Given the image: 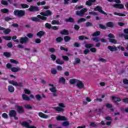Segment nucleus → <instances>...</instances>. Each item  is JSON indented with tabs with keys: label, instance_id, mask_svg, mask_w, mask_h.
<instances>
[{
	"label": "nucleus",
	"instance_id": "nucleus-1",
	"mask_svg": "<svg viewBox=\"0 0 128 128\" xmlns=\"http://www.w3.org/2000/svg\"><path fill=\"white\" fill-rule=\"evenodd\" d=\"M52 13L50 10H46L45 12H42L40 14V15H38L37 17H33L31 18L33 22H39L40 20H46V16H52Z\"/></svg>",
	"mask_w": 128,
	"mask_h": 128
},
{
	"label": "nucleus",
	"instance_id": "nucleus-2",
	"mask_svg": "<svg viewBox=\"0 0 128 128\" xmlns=\"http://www.w3.org/2000/svg\"><path fill=\"white\" fill-rule=\"evenodd\" d=\"M25 12L22 10H15L14 11V16H24Z\"/></svg>",
	"mask_w": 128,
	"mask_h": 128
},
{
	"label": "nucleus",
	"instance_id": "nucleus-3",
	"mask_svg": "<svg viewBox=\"0 0 128 128\" xmlns=\"http://www.w3.org/2000/svg\"><path fill=\"white\" fill-rule=\"evenodd\" d=\"M8 82L10 84H12V86H22V82H18L14 80H10Z\"/></svg>",
	"mask_w": 128,
	"mask_h": 128
},
{
	"label": "nucleus",
	"instance_id": "nucleus-4",
	"mask_svg": "<svg viewBox=\"0 0 128 128\" xmlns=\"http://www.w3.org/2000/svg\"><path fill=\"white\" fill-rule=\"evenodd\" d=\"M88 12V9L86 8H83L80 11H76V14L77 16H82L84 14V12Z\"/></svg>",
	"mask_w": 128,
	"mask_h": 128
},
{
	"label": "nucleus",
	"instance_id": "nucleus-5",
	"mask_svg": "<svg viewBox=\"0 0 128 128\" xmlns=\"http://www.w3.org/2000/svg\"><path fill=\"white\" fill-rule=\"evenodd\" d=\"M20 44H28V37H22L20 40Z\"/></svg>",
	"mask_w": 128,
	"mask_h": 128
},
{
	"label": "nucleus",
	"instance_id": "nucleus-6",
	"mask_svg": "<svg viewBox=\"0 0 128 128\" xmlns=\"http://www.w3.org/2000/svg\"><path fill=\"white\" fill-rule=\"evenodd\" d=\"M28 10L30 12H38L40 10L38 9V7L34 6H30V8H28Z\"/></svg>",
	"mask_w": 128,
	"mask_h": 128
},
{
	"label": "nucleus",
	"instance_id": "nucleus-7",
	"mask_svg": "<svg viewBox=\"0 0 128 128\" xmlns=\"http://www.w3.org/2000/svg\"><path fill=\"white\" fill-rule=\"evenodd\" d=\"M76 84V86L80 89L84 88V83H82V82L80 80H78L77 81V83Z\"/></svg>",
	"mask_w": 128,
	"mask_h": 128
},
{
	"label": "nucleus",
	"instance_id": "nucleus-8",
	"mask_svg": "<svg viewBox=\"0 0 128 128\" xmlns=\"http://www.w3.org/2000/svg\"><path fill=\"white\" fill-rule=\"evenodd\" d=\"M94 10H98L99 12H100L101 14H106V13L104 12V10H102V7L100 6H97L96 8H94Z\"/></svg>",
	"mask_w": 128,
	"mask_h": 128
},
{
	"label": "nucleus",
	"instance_id": "nucleus-9",
	"mask_svg": "<svg viewBox=\"0 0 128 128\" xmlns=\"http://www.w3.org/2000/svg\"><path fill=\"white\" fill-rule=\"evenodd\" d=\"M48 86H51L50 88V92H56V86H54L53 84H48Z\"/></svg>",
	"mask_w": 128,
	"mask_h": 128
},
{
	"label": "nucleus",
	"instance_id": "nucleus-10",
	"mask_svg": "<svg viewBox=\"0 0 128 128\" xmlns=\"http://www.w3.org/2000/svg\"><path fill=\"white\" fill-rule=\"evenodd\" d=\"M30 124H32V120H29L28 122H22L21 123V124L22 126H24L25 128H28V127L30 126Z\"/></svg>",
	"mask_w": 128,
	"mask_h": 128
},
{
	"label": "nucleus",
	"instance_id": "nucleus-11",
	"mask_svg": "<svg viewBox=\"0 0 128 128\" xmlns=\"http://www.w3.org/2000/svg\"><path fill=\"white\" fill-rule=\"evenodd\" d=\"M56 120H62L63 122L68 120V118H66V116H58L57 117H56Z\"/></svg>",
	"mask_w": 128,
	"mask_h": 128
},
{
	"label": "nucleus",
	"instance_id": "nucleus-12",
	"mask_svg": "<svg viewBox=\"0 0 128 128\" xmlns=\"http://www.w3.org/2000/svg\"><path fill=\"white\" fill-rule=\"evenodd\" d=\"M11 70L12 72H18L20 70V68L19 66L18 67H13L11 68Z\"/></svg>",
	"mask_w": 128,
	"mask_h": 128
},
{
	"label": "nucleus",
	"instance_id": "nucleus-13",
	"mask_svg": "<svg viewBox=\"0 0 128 128\" xmlns=\"http://www.w3.org/2000/svg\"><path fill=\"white\" fill-rule=\"evenodd\" d=\"M39 116H40V118H48V116L42 112H40L38 114Z\"/></svg>",
	"mask_w": 128,
	"mask_h": 128
},
{
	"label": "nucleus",
	"instance_id": "nucleus-14",
	"mask_svg": "<svg viewBox=\"0 0 128 128\" xmlns=\"http://www.w3.org/2000/svg\"><path fill=\"white\" fill-rule=\"evenodd\" d=\"M113 6L116 8H124L122 4H115L113 5Z\"/></svg>",
	"mask_w": 128,
	"mask_h": 128
},
{
	"label": "nucleus",
	"instance_id": "nucleus-15",
	"mask_svg": "<svg viewBox=\"0 0 128 128\" xmlns=\"http://www.w3.org/2000/svg\"><path fill=\"white\" fill-rule=\"evenodd\" d=\"M22 98L24 100H26L27 102H30V98L26 95V94H23L22 95Z\"/></svg>",
	"mask_w": 128,
	"mask_h": 128
},
{
	"label": "nucleus",
	"instance_id": "nucleus-16",
	"mask_svg": "<svg viewBox=\"0 0 128 128\" xmlns=\"http://www.w3.org/2000/svg\"><path fill=\"white\" fill-rule=\"evenodd\" d=\"M9 115L10 116H16V112L14 110H12L10 112Z\"/></svg>",
	"mask_w": 128,
	"mask_h": 128
},
{
	"label": "nucleus",
	"instance_id": "nucleus-17",
	"mask_svg": "<svg viewBox=\"0 0 128 128\" xmlns=\"http://www.w3.org/2000/svg\"><path fill=\"white\" fill-rule=\"evenodd\" d=\"M86 101H83V104L84 106H86V104H88V102H92V99L88 97H86Z\"/></svg>",
	"mask_w": 128,
	"mask_h": 128
},
{
	"label": "nucleus",
	"instance_id": "nucleus-18",
	"mask_svg": "<svg viewBox=\"0 0 128 128\" xmlns=\"http://www.w3.org/2000/svg\"><path fill=\"white\" fill-rule=\"evenodd\" d=\"M108 48L110 52H116L118 50V48L116 46H108Z\"/></svg>",
	"mask_w": 128,
	"mask_h": 128
},
{
	"label": "nucleus",
	"instance_id": "nucleus-19",
	"mask_svg": "<svg viewBox=\"0 0 128 128\" xmlns=\"http://www.w3.org/2000/svg\"><path fill=\"white\" fill-rule=\"evenodd\" d=\"M80 58H74V66L78 64H80Z\"/></svg>",
	"mask_w": 128,
	"mask_h": 128
},
{
	"label": "nucleus",
	"instance_id": "nucleus-20",
	"mask_svg": "<svg viewBox=\"0 0 128 128\" xmlns=\"http://www.w3.org/2000/svg\"><path fill=\"white\" fill-rule=\"evenodd\" d=\"M17 110L18 112L22 113L24 112V108L22 106H18L17 107Z\"/></svg>",
	"mask_w": 128,
	"mask_h": 128
},
{
	"label": "nucleus",
	"instance_id": "nucleus-21",
	"mask_svg": "<svg viewBox=\"0 0 128 128\" xmlns=\"http://www.w3.org/2000/svg\"><path fill=\"white\" fill-rule=\"evenodd\" d=\"M96 2V0H88L86 2V6H92V2Z\"/></svg>",
	"mask_w": 128,
	"mask_h": 128
},
{
	"label": "nucleus",
	"instance_id": "nucleus-22",
	"mask_svg": "<svg viewBox=\"0 0 128 128\" xmlns=\"http://www.w3.org/2000/svg\"><path fill=\"white\" fill-rule=\"evenodd\" d=\"M44 31H40L37 33V36L40 38L44 36Z\"/></svg>",
	"mask_w": 128,
	"mask_h": 128
},
{
	"label": "nucleus",
	"instance_id": "nucleus-23",
	"mask_svg": "<svg viewBox=\"0 0 128 128\" xmlns=\"http://www.w3.org/2000/svg\"><path fill=\"white\" fill-rule=\"evenodd\" d=\"M112 100H114L116 102H120V100H122L120 98H116L114 96H112Z\"/></svg>",
	"mask_w": 128,
	"mask_h": 128
},
{
	"label": "nucleus",
	"instance_id": "nucleus-24",
	"mask_svg": "<svg viewBox=\"0 0 128 128\" xmlns=\"http://www.w3.org/2000/svg\"><path fill=\"white\" fill-rule=\"evenodd\" d=\"M62 126H70V122L68 120H65V122H62Z\"/></svg>",
	"mask_w": 128,
	"mask_h": 128
},
{
	"label": "nucleus",
	"instance_id": "nucleus-25",
	"mask_svg": "<svg viewBox=\"0 0 128 128\" xmlns=\"http://www.w3.org/2000/svg\"><path fill=\"white\" fill-rule=\"evenodd\" d=\"M8 90L10 92H14V88L12 86H9L8 87Z\"/></svg>",
	"mask_w": 128,
	"mask_h": 128
},
{
	"label": "nucleus",
	"instance_id": "nucleus-26",
	"mask_svg": "<svg viewBox=\"0 0 128 128\" xmlns=\"http://www.w3.org/2000/svg\"><path fill=\"white\" fill-rule=\"evenodd\" d=\"M78 80L76 79H71L70 80V84H76L78 82Z\"/></svg>",
	"mask_w": 128,
	"mask_h": 128
},
{
	"label": "nucleus",
	"instance_id": "nucleus-27",
	"mask_svg": "<svg viewBox=\"0 0 128 128\" xmlns=\"http://www.w3.org/2000/svg\"><path fill=\"white\" fill-rule=\"evenodd\" d=\"M65 22H74V18L70 17L66 19Z\"/></svg>",
	"mask_w": 128,
	"mask_h": 128
},
{
	"label": "nucleus",
	"instance_id": "nucleus-28",
	"mask_svg": "<svg viewBox=\"0 0 128 128\" xmlns=\"http://www.w3.org/2000/svg\"><path fill=\"white\" fill-rule=\"evenodd\" d=\"M54 110H56V112H64V108L60 107H55Z\"/></svg>",
	"mask_w": 128,
	"mask_h": 128
},
{
	"label": "nucleus",
	"instance_id": "nucleus-29",
	"mask_svg": "<svg viewBox=\"0 0 128 128\" xmlns=\"http://www.w3.org/2000/svg\"><path fill=\"white\" fill-rule=\"evenodd\" d=\"M56 64H64V61L60 59H57L56 60Z\"/></svg>",
	"mask_w": 128,
	"mask_h": 128
},
{
	"label": "nucleus",
	"instance_id": "nucleus-30",
	"mask_svg": "<svg viewBox=\"0 0 128 128\" xmlns=\"http://www.w3.org/2000/svg\"><path fill=\"white\" fill-rule=\"evenodd\" d=\"M11 30L10 28H7L6 30L4 29V32L5 34H8L10 32Z\"/></svg>",
	"mask_w": 128,
	"mask_h": 128
},
{
	"label": "nucleus",
	"instance_id": "nucleus-31",
	"mask_svg": "<svg viewBox=\"0 0 128 128\" xmlns=\"http://www.w3.org/2000/svg\"><path fill=\"white\" fill-rule=\"evenodd\" d=\"M52 24H60V21L57 20H54L52 22Z\"/></svg>",
	"mask_w": 128,
	"mask_h": 128
},
{
	"label": "nucleus",
	"instance_id": "nucleus-32",
	"mask_svg": "<svg viewBox=\"0 0 128 128\" xmlns=\"http://www.w3.org/2000/svg\"><path fill=\"white\" fill-rule=\"evenodd\" d=\"M60 34H65L67 36L68 34V30H64L60 32Z\"/></svg>",
	"mask_w": 128,
	"mask_h": 128
},
{
	"label": "nucleus",
	"instance_id": "nucleus-33",
	"mask_svg": "<svg viewBox=\"0 0 128 128\" xmlns=\"http://www.w3.org/2000/svg\"><path fill=\"white\" fill-rule=\"evenodd\" d=\"M2 38H4V40H12V36H2Z\"/></svg>",
	"mask_w": 128,
	"mask_h": 128
},
{
	"label": "nucleus",
	"instance_id": "nucleus-34",
	"mask_svg": "<svg viewBox=\"0 0 128 128\" xmlns=\"http://www.w3.org/2000/svg\"><path fill=\"white\" fill-rule=\"evenodd\" d=\"M60 82L62 84H64L66 82V79L64 77H61L60 78Z\"/></svg>",
	"mask_w": 128,
	"mask_h": 128
},
{
	"label": "nucleus",
	"instance_id": "nucleus-35",
	"mask_svg": "<svg viewBox=\"0 0 128 128\" xmlns=\"http://www.w3.org/2000/svg\"><path fill=\"white\" fill-rule=\"evenodd\" d=\"M90 126H92V128H98V125L96 124V123L94 122H92L90 124Z\"/></svg>",
	"mask_w": 128,
	"mask_h": 128
},
{
	"label": "nucleus",
	"instance_id": "nucleus-36",
	"mask_svg": "<svg viewBox=\"0 0 128 128\" xmlns=\"http://www.w3.org/2000/svg\"><path fill=\"white\" fill-rule=\"evenodd\" d=\"M94 46V44H86L85 45V48H92Z\"/></svg>",
	"mask_w": 128,
	"mask_h": 128
},
{
	"label": "nucleus",
	"instance_id": "nucleus-37",
	"mask_svg": "<svg viewBox=\"0 0 128 128\" xmlns=\"http://www.w3.org/2000/svg\"><path fill=\"white\" fill-rule=\"evenodd\" d=\"M100 31H96L95 32H94L92 36H100Z\"/></svg>",
	"mask_w": 128,
	"mask_h": 128
},
{
	"label": "nucleus",
	"instance_id": "nucleus-38",
	"mask_svg": "<svg viewBox=\"0 0 128 128\" xmlns=\"http://www.w3.org/2000/svg\"><path fill=\"white\" fill-rule=\"evenodd\" d=\"M64 40L66 42H70V37L68 36H66L64 38Z\"/></svg>",
	"mask_w": 128,
	"mask_h": 128
},
{
	"label": "nucleus",
	"instance_id": "nucleus-39",
	"mask_svg": "<svg viewBox=\"0 0 128 128\" xmlns=\"http://www.w3.org/2000/svg\"><path fill=\"white\" fill-rule=\"evenodd\" d=\"M44 4H46V2L44 1H42V2H37L38 6H44Z\"/></svg>",
	"mask_w": 128,
	"mask_h": 128
},
{
	"label": "nucleus",
	"instance_id": "nucleus-40",
	"mask_svg": "<svg viewBox=\"0 0 128 128\" xmlns=\"http://www.w3.org/2000/svg\"><path fill=\"white\" fill-rule=\"evenodd\" d=\"M4 56L6 58H10V54L8 52H5L4 53Z\"/></svg>",
	"mask_w": 128,
	"mask_h": 128
},
{
	"label": "nucleus",
	"instance_id": "nucleus-41",
	"mask_svg": "<svg viewBox=\"0 0 128 128\" xmlns=\"http://www.w3.org/2000/svg\"><path fill=\"white\" fill-rule=\"evenodd\" d=\"M2 12H3L4 14H8V10L7 8H4L0 10Z\"/></svg>",
	"mask_w": 128,
	"mask_h": 128
},
{
	"label": "nucleus",
	"instance_id": "nucleus-42",
	"mask_svg": "<svg viewBox=\"0 0 128 128\" xmlns=\"http://www.w3.org/2000/svg\"><path fill=\"white\" fill-rule=\"evenodd\" d=\"M10 62H11L12 64H18V62L14 59L10 60Z\"/></svg>",
	"mask_w": 128,
	"mask_h": 128
},
{
	"label": "nucleus",
	"instance_id": "nucleus-43",
	"mask_svg": "<svg viewBox=\"0 0 128 128\" xmlns=\"http://www.w3.org/2000/svg\"><path fill=\"white\" fill-rule=\"evenodd\" d=\"M107 26H108L109 28H112L114 26V23L112 22H109L106 24Z\"/></svg>",
	"mask_w": 128,
	"mask_h": 128
},
{
	"label": "nucleus",
	"instance_id": "nucleus-44",
	"mask_svg": "<svg viewBox=\"0 0 128 128\" xmlns=\"http://www.w3.org/2000/svg\"><path fill=\"white\" fill-rule=\"evenodd\" d=\"M79 40H88V37L82 36H80L78 37Z\"/></svg>",
	"mask_w": 128,
	"mask_h": 128
},
{
	"label": "nucleus",
	"instance_id": "nucleus-45",
	"mask_svg": "<svg viewBox=\"0 0 128 128\" xmlns=\"http://www.w3.org/2000/svg\"><path fill=\"white\" fill-rule=\"evenodd\" d=\"M24 108H27V110H32V106L28 104H26L24 105Z\"/></svg>",
	"mask_w": 128,
	"mask_h": 128
},
{
	"label": "nucleus",
	"instance_id": "nucleus-46",
	"mask_svg": "<svg viewBox=\"0 0 128 128\" xmlns=\"http://www.w3.org/2000/svg\"><path fill=\"white\" fill-rule=\"evenodd\" d=\"M110 42H112V44H116V40L112 38H109Z\"/></svg>",
	"mask_w": 128,
	"mask_h": 128
},
{
	"label": "nucleus",
	"instance_id": "nucleus-47",
	"mask_svg": "<svg viewBox=\"0 0 128 128\" xmlns=\"http://www.w3.org/2000/svg\"><path fill=\"white\" fill-rule=\"evenodd\" d=\"M36 98L37 100H42V96L40 94H36Z\"/></svg>",
	"mask_w": 128,
	"mask_h": 128
},
{
	"label": "nucleus",
	"instance_id": "nucleus-48",
	"mask_svg": "<svg viewBox=\"0 0 128 128\" xmlns=\"http://www.w3.org/2000/svg\"><path fill=\"white\" fill-rule=\"evenodd\" d=\"M64 39L62 37H58L56 38V41L57 42H60L62 41Z\"/></svg>",
	"mask_w": 128,
	"mask_h": 128
},
{
	"label": "nucleus",
	"instance_id": "nucleus-49",
	"mask_svg": "<svg viewBox=\"0 0 128 128\" xmlns=\"http://www.w3.org/2000/svg\"><path fill=\"white\" fill-rule=\"evenodd\" d=\"M51 72L52 74H56L58 72L56 71V70L54 68H52Z\"/></svg>",
	"mask_w": 128,
	"mask_h": 128
},
{
	"label": "nucleus",
	"instance_id": "nucleus-50",
	"mask_svg": "<svg viewBox=\"0 0 128 128\" xmlns=\"http://www.w3.org/2000/svg\"><path fill=\"white\" fill-rule=\"evenodd\" d=\"M24 92L26 94H30L32 92L30 90H28V89L24 90Z\"/></svg>",
	"mask_w": 128,
	"mask_h": 128
},
{
	"label": "nucleus",
	"instance_id": "nucleus-51",
	"mask_svg": "<svg viewBox=\"0 0 128 128\" xmlns=\"http://www.w3.org/2000/svg\"><path fill=\"white\" fill-rule=\"evenodd\" d=\"M20 6L22 8H28V5L26 4H22Z\"/></svg>",
	"mask_w": 128,
	"mask_h": 128
},
{
	"label": "nucleus",
	"instance_id": "nucleus-52",
	"mask_svg": "<svg viewBox=\"0 0 128 128\" xmlns=\"http://www.w3.org/2000/svg\"><path fill=\"white\" fill-rule=\"evenodd\" d=\"M86 22V19L84 18H81L79 20H78V24H80V22Z\"/></svg>",
	"mask_w": 128,
	"mask_h": 128
},
{
	"label": "nucleus",
	"instance_id": "nucleus-53",
	"mask_svg": "<svg viewBox=\"0 0 128 128\" xmlns=\"http://www.w3.org/2000/svg\"><path fill=\"white\" fill-rule=\"evenodd\" d=\"M106 106L108 108H112V104H106Z\"/></svg>",
	"mask_w": 128,
	"mask_h": 128
},
{
	"label": "nucleus",
	"instance_id": "nucleus-54",
	"mask_svg": "<svg viewBox=\"0 0 128 128\" xmlns=\"http://www.w3.org/2000/svg\"><path fill=\"white\" fill-rule=\"evenodd\" d=\"M2 117L4 118H8V114H6V113H4L2 114Z\"/></svg>",
	"mask_w": 128,
	"mask_h": 128
},
{
	"label": "nucleus",
	"instance_id": "nucleus-55",
	"mask_svg": "<svg viewBox=\"0 0 128 128\" xmlns=\"http://www.w3.org/2000/svg\"><path fill=\"white\" fill-rule=\"evenodd\" d=\"M62 58L63 60H66V62H68V60H69V58L68 56H62Z\"/></svg>",
	"mask_w": 128,
	"mask_h": 128
},
{
	"label": "nucleus",
	"instance_id": "nucleus-56",
	"mask_svg": "<svg viewBox=\"0 0 128 128\" xmlns=\"http://www.w3.org/2000/svg\"><path fill=\"white\" fill-rule=\"evenodd\" d=\"M45 26L47 28H52V25L48 23H46Z\"/></svg>",
	"mask_w": 128,
	"mask_h": 128
},
{
	"label": "nucleus",
	"instance_id": "nucleus-57",
	"mask_svg": "<svg viewBox=\"0 0 128 128\" xmlns=\"http://www.w3.org/2000/svg\"><path fill=\"white\" fill-rule=\"evenodd\" d=\"M89 14H92V16H98V13L94 12H89Z\"/></svg>",
	"mask_w": 128,
	"mask_h": 128
},
{
	"label": "nucleus",
	"instance_id": "nucleus-58",
	"mask_svg": "<svg viewBox=\"0 0 128 128\" xmlns=\"http://www.w3.org/2000/svg\"><path fill=\"white\" fill-rule=\"evenodd\" d=\"M50 58L52 60H55L56 59V56L54 54L50 55Z\"/></svg>",
	"mask_w": 128,
	"mask_h": 128
},
{
	"label": "nucleus",
	"instance_id": "nucleus-59",
	"mask_svg": "<svg viewBox=\"0 0 128 128\" xmlns=\"http://www.w3.org/2000/svg\"><path fill=\"white\" fill-rule=\"evenodd\" d=\"M12 20V18H10V17H6L4 18V20L6 22H8L10 20Z\"/></svg>",
	"mask_w": 128,
	"mask_h": 128
},
{
	"label": "nucleus",
	"instance_id": "nucleus-60",
	"mask_svg": "<svg viewBox=\"0 0 128 128\" xmlns=\"http://www.w3.org/2000/svg\"><path fill=\"white\" fill-rule=\"evenodd\" d=\"M35 42L36 44H40L42 42V40L40 38H36L35 40Z\"/></svg>",
	"mask_w": 128,
	"mask_h": 128
},
{
	"label": "nucleus",
	"instance_id": "nucleus-61",
	"mask_svg": "<svg viewBox=\"0 0 128 128\" xmlns=\"http://www.w3.org/2000/svg\"><path fill=\"white\" fill-rule=\"evenodd\" d=\"M90 50L92 52H96V48H92L90 49Z\"/></svg>",
	"mask_w": 128,
	"mask_h": 128
},
{
	"label": "nucleus",
	"instance_id": "nucleus-62",
	"mask_svg": "<svg viewBox=\"0 0 128 128\" xmlns=\"http://www.w3.org/2000/svg\"><path fill=\"white\" fill-rule=\"evenodd\" d=\"M1 4H4V6H8V2L6 0H2Z\"/></svg>",
	"mask_w": 128,
	"mask_h": 128
},
{
	"label": "nucleus",
	"instance_id": "nucleus-63",
	"mask_svg": "<svg viewBox=\"0 0 128 128\" xmlns=\"http://www.w3.org/2000/svg\"><path fill=\"white\" fill-rule=\"evenodd\" d=\"M56 68L58 70H60V72H62V66H57Z\"/></svg>",
	"mask_w": 128,
	"mask_h": 128
},
{
	"label": "nucleus",
	"instance_id": "nucleus-64",
	"mask_svg": "<svg viewBox=\"0 0 128 128\" xmlns=\"http://www.w3.org/2000/svg\"><path fill=\"white\" fill-rule=\"evenodd\" d=\"M108 38H114V36L113 34H108Z\"/></svg>",
	"mask_w": 128,
	"mask_h": 128
}]
</instances>
